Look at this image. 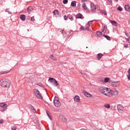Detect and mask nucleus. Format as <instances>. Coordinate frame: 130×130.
Segmentation results:
<instances>
[{
    "label": "nucleus",
    "mask_w": 130,
    "mask_h": 130,
    "mask_svg": "<svg viewBox=\"0 0 130 130\" xmlns=\"http://www.w3.org/2000/svg\"><path fill=\"white\" fill-rule=\"evenodd\" d=\"M103 14L105 15L106 16L107 15V13H106V11H103Z\"/></svg>",
    "instance_id": "79ce46f5"
},
{
    "label": "nucleus",
    "mask_w": 130,
    "mask_h": 130,
    "mask_svg": "<svg viewBox=\"0 0 130 130\" xmlns=\"http://www.w3.org/2000/svg\"><path fill=\"white\" fill-rule=\"evenodd\" d=\"M74 101H75V102H79L80 101V96H79L78 95H76L74 98Z\"/></svg>",
    "instance_id": "9b49d317"
},
{
    "label": "nucleus",
    "mask_w": 130,
    "mask_h": 130,
    "mask_svg": "<svg viewBox=\"0 0 130 130\" xmlns=\"http://www.w3.org/2000/svg\"><path fill=\"white\" fill-rule=\"evenodd\" d=\"M55 80H56L55 79L52 78H51L49 79V81L50 82H51V83H54Z\"/></svg>",
    "instance_id": "aec40b11"
},
{
    "label": "nucleus",
    "mask_w": 130,
    "mask_h": 130,
    "mask_svg": "<svg viewBox=\"0 0 130 130\" xmlns=\"http://www.w3.org/2000/svg\"><path fill=\"white\" fill-rule=\"evenodd\" d=\"M125 9L127 12H130V7L128 5H125Z\"/></svg>",
    "instance_id": "4468645a"
},
{
    "label": "nucleus",
    "mask_w": 130,
    "mask_h": 130,
    "mask_svg": "<svg viewBox=\"0 0 130 130\" xmlns=\"http://www.w3.org/2000/svg\"><path fill=\"white\" fill-rule=\"evenodd\" d=\"M104 37H105V38H106V39H107V40H110V37L107 36V35H104Z\"/></svg>",
    "instance_id": "393cba45"
},
{
    "label": "nucleus",
    "mask_w": 130,
    "mask_h": 130,
    "mask_svg": "<svg viewBox=\"0 0 130 130\" xmlns=\"http://www.w3.org/2000/svg\"><path fill=\"white\" fill-rule=\"evenodd\" d=\"M47 115L48 116V117L50 118V119H51V117H50V115H49V114H48V112H47Z\"/></svg>",
    "instance_id": "c03bdc74"
},
{
    "label": "nucleus",
    "mask_w": 130,
    "mask_h": 130,
    "mask_svg": "<svg viewBox=\"0 0 130 130\" xmlns=\"http://www.w3.org/2000/svg\"><path fill=\"white\" fill-rule=\"evenodd\" d=\"M87 0H82V2H86Z\"/></svg>",
    "instance_id": "8fccbe9b"
},
{
    "label": "nucleus",
    "mask_w": 130,
    "mask_h": 130,
    "mask_svg": "<svg viewBox=\"0 0 130 130\" xmlns=\"http://www.w3.org/2000/svg\"><path fill=\"white\" fill-rule=\"evenodd\" d=\"M124 47H125V48H127V47H128V44H125Z\"/></svg>",
    "instance_id": "a19ab883"
},
{
    "label": "nucleus",
    "mask_w": 130,
    "mask_h": 130,
    "mask_svg": "<svg viewBox=\"0 0 130 130\" xmlns=\"http://www.w3.org/2000/svg\"><path fill=\"white\" fill-rule=\"evenodd\" d=\"M54 104L56 107H60L61 104L57 98H55L53 101Z\"/></svg>",
    "instance_id": "39448f33"
},
{
    "label": "nucleus",
    "mask_w": 130,
    "mask_h": 130,
    "mask_svg": "<svg viewBox=\"0 0 130 130\" xmlns=\"http://www.w3.org/2000/svg\"><path fill=\"white\" fill-rule=\"evenodd\" d=\"M99 91L101 94H104L108 97H110L111 93H110V88L105 87L104 86L100 87L99 88Z\"/></svg>",
    "instance_id": "f257e3e1"
},
{
    "label": "nucleus",
    "mask_w": 130,
    "mask_h": 130,
    "mask_svg": "<svg viewBox=\"0 0 130 130\" xmlns=\"http://www.w3.org/2000/svg\"><path fill=\"white\" fill-rule=\"evenodd\" d=\"M104 107H105V108L109 109L110 108V105L109 104H105L104 105Z\"/></svg>",
    "instance_id": "412c9836"
},
{
    "label": "nucleus",
    "mask_w": 130,
    "mask_h": 130,
    "mask_svg": "<svg viewBox=\"0 0 130 130\" xmlns=\"http://www.w3.org/2000/svg\"><path fill=\"white\" fill-rule=\"evenodd\" d=\"M84 94L86 97H90V96H91V94L87 92H84Z\"/></svg>",
    "instance_id": "6ab92c4d"
},
{
    "label": "nucleus",
    "mask_w": 130,
    "mask_h": 130,
    "mask_svg": "<svg viewBox=\"0 0 130 130\" xmlns=\"http://www.w3.org/2000/svg\"><path fill=\"white\" fill-rule=\"evenodd\" d=\"M53 13L55 15H58V11H57V10H54Z\"/></svg>",
    "instance_id": "c85d7f7f"
},
{
    "label": "nucleus",
    "mask_w": 130,
    "mask_h": 130,
    "mask_svg": "<svg viewBox=\"0 0 130 130\" xmlns=\"http://www.w3.org/2000/svg\"><path fill=\"white\" fill-rule=\"evenodd\" d=\"M78 6H81V4L79 3L78 5Z\"/></svg>",
    "instance_id": "3c124183"
},
{
    "label": "nucleus",
    "mask_w": 130,
    "mask_h": 130,
    "mask_svg": "<svg viewBox=\"0 0 130 130\" xmlns=\"http://www.w3.org/2000/svg\"><path fill=\"white\" fill-rule=\"evenodd\" d=\"M110 22L113 25V26H116V25H117V22L115 21L110 20Z\"/></svg>",
    "instance_id": "dca6fc26"
},
{
    "label": "nucleus",
    "mask_w": 130,
    "mask_h": 130,
    "mask_svg": "<svg viewBox=\"0 0 130 130\" xmlns=\"http://www.w3.org/2000/svg\"><path fill=\"white\" fill-rule=\"evenodd\" d=\"M5 11L8 12H9V9H6L5 10Z\"/></svg>",
    "instance_id": "de8ad7c7"
},
{
    "label": "nucleus",
    "mask_w": 130,
    "mask_h": 130,
    "mask_svg": "<svg viewBox=\"0 0 130 130\" xmlns=\"http://www.w3.org/2000/svg\"><path fill=\"white\" fill-rule=\"evenodd\" d=\"M80 29L82 31H86V28L84 27V26H81Z\"/></svg>",
    "instance_id": "7c9ffc66"
},
{
    "label": "nucleus",
    "mask_w": 130,
    "mask_h": 130,
    "mask_svg": "<svg viewBox=\"0 0 130 130\" xmlns=\"http://www.w3.org/2000/svg\"><path fill=\"white\" fill-rule=\"evenodd\" d=\"M8 73H9V71L2 72V73H0V75H4L5 74H8Z\"/></svg>",
    "instance_id": "bb28decb"
},
{
    "label": "nucleus",
    "mask_w": 130,
    "mask_h": 130,
    "mask_svg": "<svg viewBox=\"0 0 130 130\" xmlns=\"http://www.w3.org/2000/svg\"><path fill=\"white\" fill-rule=\"evenodd\" d=\"M116 2H118V0H115Z\"/></svg>",
    "instance_id": "5fc2aeb1"
},
{
    "label": "nucleus",
    "mask_w": 130,
    "mask_h": 130,
    "mask_svg": "<svg viewBox=\"0 0 130 130\" xmlns=\"http://www.w3.org/2000/svg\"><path fill=\"white\" fill-rule=\"evenodd\" d=\"M20 18L21 21H25V20H26V16H25V15H24V14H21L20 16Z\"/></svg>",
    "instance_id": "ddd939ff"
},
{
    "label": "nucleus",
    "mask_w": 130,
    "mask_h": 130,
    "mask_svg": "<svg viewBox=\"0 0 130 130\" xmlns=\"http://www.w3.org/2000/svg\"><path fill=\"white\" fill-rule=\"evenodd\" d=\"M89 26L88 27H86L85 28V30H87V31H90V28H89Z\"/></svg>",
    "instance_id": "ea45409f"
},
{
    "label": "nucleus",
    "mask_w": 130,
    "mask_h": 130,
    "mask_svg": "<svg viewBox=\"0 0 130 130\" xmlns=\"http://www.w3.org/2000/svg\"><path fill=\"white\" fill-rule=\"evenodd\" d=\"M11 129H12V130H16V129H17V126H13L12 127Z\"/></svg>",
    "instance_id": "e433bc0d"
},
{
    "label": "nucleus",
    "mask_w": 130,
    "mask_h": 130,
    "mask_svg": "<svg viewBox=\"0 0 130 130\" xmlns=\"http://www.w3.org/2000/svg\"><path fill=\"white\" fill-rule=\"evenodd\" d=\"M118 91L116 90V89H114L113 90L110 89V94H111V95H110V97H111L113 95L114 96H115L116 95H118Z\"/></svg>",
    "instance_id": "423d86ee"
},
{
    "label": "nucleus",
    "mask_w": 130,
    "mask_h": 130,
    "mask_svg": "<svg viewBox=\"0 0 130 130\" xmlns=\"http://www.w3.org/2000/svg\"><path fill=\"white\" fill-rule=\"evenodd\" d=\"M3 122H4V120L3 119L0 120V123H3Z\"/></svg>",
    "instance_id": "49530a36"
},
{
    "label": "nucleus",
    "mask_w": 130,
    "mask_h": 130,
    "mask_svg": "<svg viewBox=\"0 0 130 130\" xmlns=\"http://www.w3.org/2000/svg\"><path fill=\"white\" fill-rule=\"evenodd\" d=\"M62 121L63 122H67V118H66V117L63 116V117H62Z\"/></svg>",
    "instance_id": "a878e982"
},
{
    "label": "nucleus",
    "mask_w": 130,
    "mask_h": 130,
    "mask_svg": "<svg viewBox=\"0 0 130 130\" xmlns=\"http://www.w3.org/2000/svg\"><path fill=\"white\" fill-rule=\"evenodd\" d=\"M68 2H69L68 0H63V4H64V5H67V4H68Z\"/></svg>",
    "instance_id": "72a5a7b5"
},
{
    "label": "nucleus",
    "mask_w": 130,
    "mask_h": 130,
    "mask_svg": "<svg viewBox=\"0 0 130 130\" xmlns=\"http://www.w3.org/2000/svg\"><path fill=\"white\" fill-rule=\"evenodd\" d=\"M11 85V81L8 79L0 80V85L4 87L9 88Z\"/></svg>",
    "instance_id": "f03ea898"
},
{
    "label": "nucleus",
    "mask_w": 130,
    "mask_h": 130,
    "mask_svg": "<svg viewBox=\"0 0 130 130\" xmlns=\"http://www.w3.org/2000/svg\"><path fill=\"white\" fill-rule=\"evenodd\" d=\"M31 21H35V18H34V16H32L30 18Z\"/></svg>",
    "instance_id": "58836bf2"
},
{
    "label": "nucleus",
    "mask_w": 130,
    "mask_h": 130,
    "mask_svg": "<svg viewBox=\"0 0 130 130\" xmlns=\"http://www.w3.org/2000/svg\"><path fill=\"white\" fill-rule=\"evenodd\" d=\"M129 38H129V39L125 38V40H126V41H128V43H129V41H130Z\"/></svg>",
    "instance_id": "37998d69"
},
{
    "label": "nucleus",
    "mask_w": 130,
    "mask_h": 130,
    "mask_svg": "<svg viewBox=\"0 0 130 130\" xmlns=\"http://www.w3.org/2000/svg\"><path fill=\"white\" fill-rule=\"evenodd\" d=\"M76 19H82L83 18V15L81 13H78L76 16Z\"/></svg>",
    "instance_id": "f8f14e48"
},
{
    "label": "nucleus",
    "mask_w": 130,
    "mask_h": 130,
    "mask_svg": "<svg viewBox=\"0 0 130 130\" xmlns=\"http://www.w3.org/2000/svg\"><path fill=\"white\" fill-rule=\"evenodd\" d=\"M117 11H119V12H121L122 11V8L121 7H118L117 8Z\"/></svg>",
    "instance_id": "c756f323"
},
{
    "label": "nucleus",
    "mask_w": 130,
    "mask_h": 130,
    "mask_svg": "<svg viewBox=\"0 0 130 130\" xmlns=\"http://www.w3.org/2000/svg\"><path fill=\"white\" fill-rule=\"evenodd\" d=\"M34 93L35 96H36L37 98H39V99H43L42 95H41V94H40V92L39 91V90H38V89H34Z\"/></svg>",
    "instance_id": "20e7f679"
},
{
    "label": "nucleus",
    "mask_w": 130,
    "mask_h": 130,
    "mask_svg": "<svg viewBox=\"0 0 130 130\" xmlns=\"http://www.w3.org/2000/svg\"><path fill=\"white\" fill-rule=\"evenodd\" d=\"M0 107V110L1 112H4V111H6V110H7L8 109V105L5 103H1Z\"/></svg>",
    "instance_id": "7ed1b4c3"
},
{
    "label": "nucleus",
    "mask_w": 130,
    "mask_h": 130,
    "mask_svg": "<svg viewBox=\"0 0 130 130\" xmlns=\"http://www.w3.org/2000/svg\"><path fill=\"white\" fill-rule=\"evenodd\" d=\"M108 2L110 3V4H112V0H108Z\"/></svg>",
    "instance_id": "a18cd8bd"
},
{
    "label": "nucleus",
    "mask_w": 130,
    "mask_h": 130,
    "mask_svg": "<svg viewBox=\"0 0 130 130\" xmlns=\"http://www.w3.org/2000/svg\"><path fill=\"white\" fill-rule=\"evenodd\" d=\"M34 9H33V7L29 6L27 8V12L28 14H31V12H33V10Z\"/></svg>",
    "instance_id": "1a4fd4ad"
},
{
    "label": "nucleus",
    "mask_w": 130,
    "mask_h": 130,
    "mask_svg": "<svg viewBox=\"0 0 130 130\" xmlns=\"http://www.w3.org/2000/svg\"><path fill=\"white\" fill-rule=\"evenodd\" d=\"M81 130H87L86 129H85V128H82L81 129Z\"/></svg>",
    "instance_id": "603ef678"
},
{
    "label": "nucleus",
    "mask_w": 130,
    "mask_h": 130,
    "mask_svg": "<svg viewBox=\"0 0 130 130\" xmlns=\"http://www.w3.org/2000/svg\"><path fill=\"white\" fill-rule=\"evenodd\" d=\"M69 19L71 20V21H74V17L73 16L70 17H68Z\"/></svg>",
    "instance_id": "c9c22d12"
},
{
    "label": "nucleus",
    "mask_w": 130,
    "mask_h": 130,
    "mask_svg": "<svg viewBox=\"0 0 130 130\" xmlns=\"http://www.w3.org/2000/svg\"><path fill=\"white\" fill-rule=\"evenodd\" d=\"M38 86H39L40 87H41L42 88H44V86L43 84L39 83L37 84Z\"/></svg>",
    "instance_id": "473e14b6"
},
{
    "label": "nucleus",
    "mask_w": 130,
    "mask_h": 130,
    "mask_svg": "<svg viewBox=\"0 0 130 130\" xmlns=\"http://www.w3.org/2000/svg\"><path fill=\"white\" fill-rule=\"evenodd\" d=\"M82 8L84 9V10H88V8L87 7V6L86 5V3H83L82 4Z\"/></svg>",
    "instance_id": "f3484780"
},
{
    "label": "nucleus",
    "mask_w": 130,
    "mask_h": 130,
    "mask_svg": "<svg viewBox=\"0 0 130 130\" xmlns=\"http://www.w3.org/2000/svg\"><path fill=\"white\" fill-rule=\"evenodd\" d=\"M53 84L56 86H58V82H57V81H56V80L55 81V82L53 83Z\"/></svg>",
    "instance_id": "2f4dec72"
},
{
    "label": "nucleus",
    "mask_w": 130,
    "mask_h": 130,
    "mask_svg": "<svg viewBox=\"0 0 130 130\" xmlns=\"http://www.w3.org/2000/svg\"><path fill=\"white\" fill-rule=\"evenodd\" d=\"M92 23H93V21L91 20V21H89L88 22V26H90V25H91V24H92Z\"/></svg>",
    "instance_id": "f704fd0d"
},
{
    "label": "nucleus",
    "mask_w": 130,
    "mask_h": 130,
    "mask_svg": "<svg viewBox=\"0 0 130 130\" xmlns=\"http://www.w3.org/2000/svg\"><path fill=\"white\" fill-rule=\"evenodd\" d=\"M50 58H51L53 60H56V59H55V57H54V56L53 54H51L50 56Z\"/></svg>",
    "instance_id": "b1692460"
},
{
    "label": "nucleus",
    "mask_w": 130,
    "mask_h": 130,
    "mask_svg": "<svg viewBox=\"0 0 130 130\" xmlns=\"http://www.w3.org/2000/svg\"><path fill=\"white\" fill-rule=\"evenodd\" d=\"M97 9H98V11H99V10H100V8H97Z\"/></svg>",
    "instance_id": "864d4df0"
},
{
    "label": "nucleus",
    "mask_w": 130,
    "mask_h": 130,
    "mask_svg": "<svg viewBox=\"0 0 130 130\" xmlns=\"http://www.w3.org/2000/svg\"><path fill=\"white\" fill-rule=\"evenodd\" d=\"M129 39H130V38H129ZM129 43H130V41H129Z\"/></svg>",
    "instance_id": "6e6d98bb"
},
{
    "label": "nucleus",
    "mask_w": 130,
    "mask_h": 130,
    "mask_svg": "<svg viewBox=\"0 0 130 130\" xmlns=\"http://www.w3.org/2000/svg\"><path fill=\"white\" fill-rule=\"evenodd\" d=\"M81 75H82V76H83L84 77V78H88L89 77V75L86 73H83V72H80Z\"/></svg>",
    "instance_id": "2eb2a0df"
},
{
    "label": "nucleus",
    "mask_w": 130,
    "mask_h": 130,
    "mask_svg": "<svg viewBox=\"0 0 130 130\" xmlns=\"http://www.w3.org/2000/svg\"><path fill=\"white\" fill-rule=\"evenodd\" d=\"M69 18V16L67 17V15L64 16V19L67 21L68 20V18Z\"/></svg>",
    "instance_id": "4c0bfd02"
},
{
    "label": "nucleus",
    "mask_w": 130,
    "mask_h": 130,
    "mask_svg": "<svg viewBox=\"0 0 130 130\" xmlns=\"http://www.w3.org/2000/svg\"><path fill=\"white\" fill-rule=\"evenodd\" d=\"M96 35L98 37H101V35H102V32L100 31H96Z\"/></svg>",
    "instance_id": "5701e85b"
},
{
    "label": "nucleus",
    "mask_w": 130,
    "mask_h": 130,
    "mask_svg": "<svg viewBox=\"0 0 130 130\" xmlns=\"http://www.w3.org/2000/svg\"><path fill=\"white\" fill-rule=\"evenodd\" d=\"M112 85L113 87H118L119 83L118 82H112Z\"/></svg>",
    "instance_id": "9d476101"
},
{
    "label": "nucleus",
    "mask_w": 130,
    "mask_h": 130,
    "mask_svg": "<svg viewBox=\"0 0 130 130\" xmlns=\"http://www.w3.org/2000/svg\"><path fill=\"white\" fill-rule=\"evenodd\" d=\"M72 7H76V1H72L71 3Z\"/></svg>",
    "instance_id": "4be33fe9"
},
{
    "label": "nucleus",
    "mask_w": 130,
    "mask_h": 130,
    "mask_svg": "<svg viewBox=\"0 0 130 130\" xmlns=\"http://www.w3.org/2000/svg\"><path fill=\"white\" fill-rule=\"evenodd\" d=\"M117 109L120 113H122V111L124 110L123 106L121 105H118L117 106Z\"/></svg>",
    "instance_id": "0eeeda50"
},
{
    "label": "nucleus",
    "mask_w": 130,
    "mask_h": 130,
    "mask_svg": "<svg viewBox=\"0 0 130 130\" xmlns=\"http://www.w3.org/2000/svg\"><path fill=\"white\" fill-rule=\"evenodd\" d=\"M103 56V54H102V53H100L99 54H98V59H101V57H102Z\"/></svg>",
    "instance_id": "a211bd4d"
},
{
    "label": "nucleus",
    "mask_w": 130,
    "mask_h": 130,
    "mask_svg": "<svg viewBox=\"0 0 130 130\" xmlns=\"http://www.w3.org/2000/svg\"><path fill=\"white\" fill-rule=\"evenodd\" d=\"M109 81V78L106 77L105 78L104 82L105 83H108V82Z\"/></svg>",
    "instance_id": "cd10ccee"
},
{
    "label": "nucleus",
    "mask_w": 130,
    "mask_h": 130,
    "mask_svg": "<svg viewBox=\"0 0 130 130\" xmlns=\"http://www.w3.org/2000/svg\"><path fill=\"white\" fill-rule=\"evenodd\" d=\"M8 13L10 14H12V12L11 11H8Z\"/></svg>",
    "instance_id": "09e8293b"
},
{
    "label": "nucleus",
    "mask_w": 130,
    "mask_h": 130,
    "mask_svg": "<svg viewBox=\"0 0 130 130\" xmlns=\"http://www.w3.org/2000/svg\"><path fill=\"white\" fill-rule=\"evenodd\" d=\"M90 9H91V11L92 13H96V6L93 3H91L90 4Z\"/></svg>",
    "instance_id": "6e6552de"
}]
</instances>
